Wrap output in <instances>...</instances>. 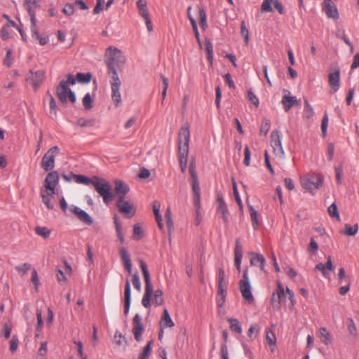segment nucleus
Instances as JSON below:
<instances>
[{
	"mask_svg": "<svg viewBox=\"0 0 359 359\" xmlns=\"http://www.w3.org/2000/svg\"><path fill=\"white\" fill-rule=\"evenodd\" d=\"M190 130L187 123L182 125L178 134V157L182 172L187 168V157L189 152Z\"/></svg>",
	"mask_w": 359,
	"mask_h": 359,
	"instance_id": "obj_1",
	"label": "nucleus"
},
{
	"mask_svg": "<svg viewBox=\"0 0 359 359\" xmlns=\"http://www.w3.org/2000/svg\"><path fill=\"white\" fill-rule=\"evenodd\" d=\"M104 61L108 71H114L126 62V57L120 49L114 46H109L106 49Z\"/></svg>",
	"mask_w": 359,
	"mask_h": 359,
	"instance_id": "obj_2",
	"label": "nucleus"
},
{
	"mask_svg": "<svg viewBox=\"0 0 359 359\" xmlns=\"http://www.w3.org/2000/svg\"><path fill=\"white\" fill-rule=\"evenodd\" d=\"M96 191L102 197L105 204H109L114 198V195L111 192V184L104 178L94 176V183L93 184Z\"/></svg>",
	"mask_w": 359,
	"mask_h": 359,
	"instance_id": "obj_3",
	"label": "nucleus"
},
{
	"mask_svg": "<svg viewBox=\"0 0 359 359\" xmlns=\"http://www.w3.org/2000/svg\"><path fill=\"white\" fill-rule=\"evenodd\" d=\"M60 153L57 146L50 147L43 155L41 162V167L46 172L52 170L55 167V157Z\"/></svg>",
	"mask_w": 359,
	"mask_h": 359,
	"instance_id": "obj_4",
	"label": "nucleus"
},
{
	"mask_svg": "<svg viewBox=\"0 0 359 359\" xmlns=\"http://www.w3.org/2000/svg\"><path fill=\"white\" fill-rule=\"evenodd\" d=\"M323 182V176L319 173H313L310 177H304L301 180L302 187L311 193L318 190L322 186Z\"/></svg>",
	"mask_w": 359,
	"mask_h": 359,
	"instance_id": "obj_5",
	"label": "nucleus"
},
{
	"mask_svg": "<svg viewBox=\"0 0 359 359\" xmlns=\"http://www.w3.org/2000/svg\"><path fill=\"white\" fill-rule=\"evenodd\" d=\"M239 286L243 299L249 303H252L254 301V297L252 293V287L248 277V269L243 271V279L240 280Z\"/></svg>",
	"mask_w": 359,
	"mask_h": 359,
	"instance_id": "obj_6",
	"label": "nucleus"
},
{
	"mask_svg": "<svg viewBox=\"0 0 359 359\" xmlns=\"http://www.w3.org/2000/svg\"><path fill=\"white\" fill-rule=\"evenodd\" d=\"M116 207L118 211L128 218H131L136 213L135 205L130 201H126L125 198H117Z\"/></svg>",
	"mask_w": 359,
	"mask_h": 359,
	"instance_id": "obj_7",
	"label": "nucleus"
},
{
	"mask_svg": "<svg viewBox=\"0 0 359 359\" xmlns=\"http://www.w3.org/2000/svg\"><path fill=\"white\" fill-rule=\"evenodd\" d=\"M60 180V175L57 171L49 172L43 183L44 188L43 190H48L51 191V194H55V189Z\"/></svg>",
	"mask_w": 359,
	"mask_h": 359,
	"instance_id": "obj_8",
	"label": "nucleus"
},
{
	"mask_svg": "<svg viewBox=\"0 0 359 359\" xmlns=\"http://www.w3.org/2000/svg\"><path fill=\"white\" fill-rule=\"evenodd\" d=\"M24 7L30 18V24L32 25V30L34 32H36V9L40 7L39 1L38 0H25L24 2Z\"/></svg>",
	"mask_w": 359,
	"mask_h": 359,
	"instance_id": "obj_9",
	"label": "nucleus"
},
{
	"mask_svg": "<svg viewBox=\"0 0 359 359\" xmlns=\"http://www.w3.org/2000/svg\"><path fill=\"white\" fill-rule=\"evenodd\" d=\"M271 145L276 156L283 157L285 154L282 143L281 133L278 130H274L271 134Z\"/></svg>",
	"mask_w": 359,
	"mask_h": 359,
	"instance_id": "obj_10",
	"label": "nucleus"
},
{
	"mask_svg": "<svg viewBox=\"0 0 359 359\" xmlns=\"http://www.w3.org/2000/svg\"><path fill=\"white\" fill-rule=\"evenodd\" d=\"M281 103L283 105L284 110L288 112L293 107L300 106L301 100L297 99V97L291 95L289 93L282 97Z\"/></svg>",
	"mask_w": 359,
	"mask_h": 359,
	"instance_id": "obj_11",
	"label": "nucleus"
},
{
	"mask_svg": "<svg viewBox=\"0 0 359 359\" xmlns=\"http://www.w3.org/2000/svg\"><path fill=\"white\" fill-rule=\"evenodd\" d=\"M44 74V72L41 70L35 72L30 71L29 75L27 77V81L32 85L33 88H39L43 81Z\"/></svg>",
	"mask_w": 359,
	"mask_h": 359,
	"instance_id": "obj_12",
	"label": "nucleus"
},
{
	"mask_svg": "<svg viewBox=\"0 0 359 359\" xmlns=\"http://www.w3.org/2000/svg\"><path fill=\"white\" fill-rule=\"evenodd\" d=\"M69 211L76 215L77 218L83 223L91 225L93 220L86 211L80 209L77 206L72 205L69 208Z\"/></svg>",
	"mask_w": 359,
	"mask_h": 359,
	"instance_id": "obj_13",
	"label": "nucleus"
},
{
	"mask_svg": "<svg viewBox=\"0 0 359 359\" xmlns=\"http://www.w3.org/2000/svg\"><path fill=\"white\" fill-rule=\"evenodd\" d=\"M133 323V328L132 331L134 334L135 339L137 341H140L141 340L142 332L144 331V326L141 322V317L138 313L134 316Z\"/></svg>",
	"mask_w": 359,
	"mask_h": 359,
	"instance_id": "obj_14",
	"label": "nucleus"
},
{
	"mask_svg": "<svg viewBox=\"0 0 359 359\" xmlns=\"http://www.w3.org/2000/svg\"><path fill=\"white\" fill-rule=\"evenodd\" d=\"M243 259V249L240 239L236 240L234 248V265L236 269L240 272L241 269V262Z\"/></svg>",
	"mask_w": 359,
	"mask_h": 359,
	"instance_id": "obj_15",
	"label": "nucleus"
},
{
	"mask_svg": "<svg viewBox=\"0 0 359 359\" xmlns=\"http://www.w3.org/2000/svg\"><path fill=\"white\" fill-rule=\"evenodd\" d=\"M323 11L328 18L337 19L339 17L337 8L332 0H324Z\"/></svg>",
	"mask_w": 359,
	"mask_h": 359,
	"instance_id": "obj_16",
	"label": "nucleus"
},
{
	"mask_svg": "<svg viewBox=\"0 0 359 359\" xmlns=\"http://www.w3.org/2000/svg\"><path fill=\"white\" fill-rule=\"evenodd\" d=\"M250 264L251 266H258L260 268V270L264 273H266L265 264L266 259L264 257L259 253L257 252H251L250 253Z\"/></svg>",
	"mask_w": 359,
	"mask_h": 359,
	"instance_id": "obj_17",
	"label": "nucleus"
},
{
	"mask_svg": "<svg viewBox=\"0 0 359 359\" xmlns=\"http://www.w3.org/2000/svg\"><path fill=\"white\" fill-rule=\"evenodd\" d=\"M129 191L130 188L128 185L123 181L116 180L115 182L114 191L117 196V198H119V197L125 198Z\"/></svg>",
	"mask_w": 359,
	"mask_h": 359,
	"instance_id": "obj_18",
	"label": "nucleus"
},
{
	"mask_svg": "<svg viewBox=\"0 0 359 359\" xmlns=\"http://www.w3.org/2000/svg\"><path fill=\"white\" fill-rule=\"evenodd\" d=\"M218 208L217 212L222 215V219L225 224H228L229 220V210L222 196H219L217 198Z\"/></svg>",
	"mask_w": 359,
	"mask_h": 359,
	"instance_id": "obj_19",
	"label": "nucleus"
},
{
	"mask_svg": "<svg viewBox=\"0 0 359 359\" xmlns=\"http://www.w3.org/2000/svg\"><path fill=\"white\" fill-rule=\"evenodd\" d=\"M121 260L123 262L124 267L128 273H132V263L130 254L124 248H121L119 250Z\"/></svg>",
	"mask_w": 359,
	"mask_h": 359,
	"instance_id": "obj_20",
	"label": "nucleus"
},
{
	"mask_svg": "<svg viewBox=\"0 0 359 359\" xmlns=\"http://www.w3.org/2000/svg\"><path fill=\"white\" fill-rule=\"evenodd\" d=\"M334 269V266L332 264L330 256L327 257V261L325 264H323V263H318L315 267V270L321 271L325 277H327V270L332 271Z\"/></svg>",
	"mask_w": 359,
	"mask_h": 359,
	"instance_id": "obj_21",
	"label": "nucleus"
},
{
	"mask_svg": "<svg viewBox=\"0 0 359 359\" xmlns=\"http://www.w3.org/2000/svg\"><path fill=\"white\" fill-rule=\"evenodd\" d=\"M76 83L75 76L69 74L66 75L65 78L60 81V84L57 87V90H70L69 86Z\"/></svg>",
	"mask_w": 359,
	"mask_h": 359,
	"instance_id": "obj_22",
	"label": "nucleus"
},
{
	"mask_svg": "<svg viewBox=\"0 0 359 359\" xmlns=\"http://www.w3.org/2000/svg\"><path fill=\"white\" fill-rule=\"evenodd\" d=\"M124 299V313L125 315H127L128 313L130 306V283L129 280H126V282Z\"/></svg>",
	"mask_w": 359,
	"mask_h": 359,
	"instance_id": "obj_23",
	"label": "nucleus"
},
{
	"mask_svg": "<svg viewBox=\"0 0 359 359\" xmlns=\"http://www.w3.org/2000/svg\"><path fill=\"white\" fill-rule=\"evenodd\" d=\"M140 266L144 276L145 281V288H153L147 266L142 259L140 260Z\"/></svg>",
	"mask_w": 359,
	"mask_h": 359,
	"instance_id": "obj_24",
	"label": "nucleus"
},
{
	"mask_svg": "<svg viewBox=\"0 0 359 359\" xmlns=\"http://www.w3.org/2000/svg\"><path fill=\"white\" fill-rule=\"evenodd\" d=\"M54 195L55 194H51L50 191L41 189V196L42 198V201L46 208L49 210H52L54 208V205L50 201V197Z\"/></svg>",
	"mask_w": 359,
	"mask_h": 359,
	"instance_id": "obj_25",
	"label": "nucleus"
},
{
	"mask_svg": "<svg viewBox=\"0 0 359 359\" xmlns=\"http://www.w3.org/2000/svg\"><path fill=\"white\" fill-rule=\"evenodd\" d=\"M160 325L162 328L172 327L175 324L172 321L168 309H164L163 316L160 321Z\"/></svg>",
	"mask_w": 359,
	"mask_h": 359,
	"instance_id": "obj_26",
	"label": "nucleus"
},
{
	"mask_svg": "<svg viewBox=\"0 0 359 359\" xmlns=\"http://www.w3.org/2000/svg\"><path fill=\"white\" fill-rule=\"evenodd\" d=\"M222 337L225 341V343L221 345V359H229L228 346L226 344L229 339V333L227 330H224L222 331Z\"/></svg>",
	"mask_w": 359,
	"mask_h": 359,
	"instance_id": "obj_27",
	"label": "nucleus"
},
{
	"mask_svg": "<svg viewBox=\"0 0 359 359\" xmlns=\"http://www.w3.org/2000/svg\"><path fill=\"white\" fill-rule=\"evenodd\" d=\"M319 338L321 342L326 346L332 343V336L325 327H320L319 329Z\"/></svg>",
	"mask_w": 359,
	"mask_h": 359,
	"instance_id": "obj_28",
	"label": "nucleus"
},
{
	"mask_svg": "<svg viewBox=\"0 0 359 359\" xmlns=\"http://www.w3.org/2000/svg\"><path fill=\"white\" fill-rule=\"evenodd\" d=\"M75 76L76 79V83H79L81 84H86L89 83L93 78V75L90 72L87 73H77Z\"/></svg>",
	"mask_w": 359,
	"mask_h": 359,
	"instance_id": "obj_29",
	"label": "nucleus"
},
{
	"mask_svg": "<svg viewBox=\"0 0 359 359\" xmlns=\"http://www.w3.org/2000/svg\"><path fill=\"white\" fill-rule=\"evenodd\" d=\"M72 177L78 184H83L85 185H90L94 183V177L90 179L83 175H77L72 173Z\"/></svg>",
	"mask_w": 359,
	"mask_h": 359,
	"instance_id": "obj_30",
	"label": "nucleus"
},
{
	"mask_svg": "<svg viewBox=\"0 0 359 359\" xmlns=\"http://www.w3.org/2000/svg\"><path fill=\"white\" fill-rule=\"evenodd\" d=\"M111 76L110 83L111 90H118L121 86V81L118 76L116 70L108 71Z\"/></svg>",
	"mask_w": 359,
	"mask_h": 359,
	"instance_id": "obj_31",
	"label": "nucleus"
},
{
	"mask_svg": "<svg viewBox=\"0 0 359 359\" xmlns=\"http://www.w3.org/2000/svg\"><path fill=\"white\" fill-rule=\"evenodd\" d=\"M339 79L340 72L338 69L329 74V83L332 88H339Z\"/></svg>",
	"mask_w": 359,
	"mask_h": 359,
	"instance_id": "obj_32",
	"label": "nucleus"
},
{
	"mask_svg": "<svg viewBox=\"0 0 359 359\" xmlns=\"http://www.w3.org/2000/svg\"><path fill=\"white\" fill-rule=\"evenodd\" d=\"M153 293V288H145L144 294L142 300V304L145 308H149L151 305L150 301Z\"/></svg>",
	"mask_w": 359,
	"mask_h": 359,
	"instance_id": "obj_33",
	"label": "nucleus"
},
{
	"mask_svg": "<svg viewBox=\"0 0 359 359\" xmlns=\"http://www.w3.org/2000/svg\"><path fill=\"white\" fill-rule=\"evenodd\" d=\"M228 321L230 323V328L232 331L238 333V334H241L242 333V327H241V325L240 323V322L238 321V319L236 318H229L228 319Z\"/></svg>",
	"mask_w": 359,
	"mask_h": 359,
	"instance_id": "obj_34",
	"label": "nucleus"
},
{
	"mask_svg": "<svg viewBox=\"0 0 359 359\" xmlns=\"http://www.w3.org/2000/svg\"><path fill=\"white\" fill-rule=\"evenodd\" d=\"M35 30H36V32H34L32 30V25H30V31H31L32 37L39 40L40 45L43 46L45 44H46L48 42V39L47 37H43V36H40L38 29H37L36 24L35 25Z\"/></svg>",
	"mask_w": 359,
	"mask_h": 359,
	"instance_id": "obj_35",
	"label": "nucleus"
},
{
	"mask_svg": "<svg viewBox=\"0 0 359 359\" xmlns=\"http://www.w3.org/2000/svg\"><path fill=\"white\" fill-rule=\"evenodd\" d=\"M358 230V225L357 224L351 226L348 224L345 225L344 229L341 231V233L348 236H354L357 233Z\"/></svg>",
	"mask_w": 359,
	"mask_h": 359,
	"instance_id": "obj_36",
	"label": "nucleus"
},
{
	"mask_svg": "<svg viewBox=\"0 0 359 359\" xmlns=\"http://www.w3.org/2000/svg\"><path fill=\"white\" fill-rule=\"evenodd\" d=\"M144 236L143 230L139 224L133 226V238L135 241L140 240Z\"/></svg>",
	"mask_w": 359,
	"mask_h": 359,
	"instance_id": "obj_37",
	"label": "nucleus"
},
{
	"mask_svg": "<svg viewBox=\"0 0 359 359\" xmlns=\"http://www.w3.org/2000/svg\"><path fill=\"white\" fill-rule=\"evenodd\" d=\"M314 115V111L312 106L310 104L307 100H304V116L308 118H311Z\"/></svg>",
	"mask_w": 359,
	"mask_h": 359,
	"instance_id": "obj_38",
	"label": "nucleus"
},
{
	"mask_svg": "<svg viewBox=\"0 0 359 359\" xmlns=\"http://www.w3.org/2000/svg\"><path fill=\"white\" fill-rule=\"evenodd\" d=\"M153 341H150L143 348L137 359H148L151 355V346Z\"/></svg>",
	"mask_w": 359,
	"mask_h": 359,
	"instance_id": "obj_39",
	"label": "nucleus"
},
{
	"mask_svg": "<svg viewBox=\"0 0 359 359\" xmlns=\"http://www.w3.org/2000/svg\"><path fill=\"white\" fill-rule=\"evenodd\" d=\"M347 329L350 335H352L354 337H357L355 324L351 318H348Z\"/></svg>",
	"mask_w": 359,
	"mask_h": 359,
	"instance_id": "obj_40",
	"label": "nucleus"
},
{
	"mask_svg": "<svg viewBox=\"0 0 359 359\" xmlns=\"http://www.w3.org/2000/svg\"><path fill=\"white\" fill-rule=\"evenodd\" d=\"M327 211L332 217H336L337 220H340V215L335 203L328 207Z\"/></svg>",
	"mask_w": 359,
	"mask_h": 359,
	"instance_id": "obj_41",
	"label": "nucleus"
},
{
	"mask_svg": "<svg viewBox=\"0 0 359 359\" xmlns=\"http://www.w3.org/2000/svg\"><path fill=\"white\" fill-rule=\"evenodd\" d=\"M95 123L94 118L85 119L83 118H80L77 120V124L83 128V127H91Z\"/></svg>",
	"mask_w": 359,
	"mask_h": 359,
	"instance_id": "obj_42",
	"label": "nucleus"
},
{
	"mask_svg": "<svg viewBox=\"0 0 359 359\" xmlns=\"http://www.w3.org/2000/svg\"><path fill=\"white\" fill-rule=\"evenodd\" d=\"M35 232L44 238H48L50 234V231L48 228L41 226H36L35 228Z\"/></svg>",
	"mask_w": 359,
	"mask_h": 359,
	"instance_id": "obj_43",
	"label": "nucleus"
},
{
	"mask_svg": "<svg viewBox=\"0 0 359 359\" xmlns=\"http://www.w3.org/2000/svg\"><path fill=\"white\" fill-rule=\"evenodd\" d=\"M249 209L252 225L253 227L255 229L258 226L257 212L252 205H250Z\"/></svg>",
	"mask_w": 359,
	"mask_h": 359,
	"instance_id": "obj_44",
	"label": "nucleus"
},
{
	"mask_svg": "<svg viewBox=\"0 0 359 359\" xmlns=\"http://www.w3.org/2000/svg\"><path fill=\"white\" fill-rule=\"evenodd\" d=\"M270 129V121L267 118H264L262 123L260 127V134L266 135Z\"/></svg>",
	"mask_w": 359,
	"mask_h": 359,
	"instance_id": "obj_45",
	"label": "nucleus"
},
{
	"mask_svg": "<svg viewBox=\"0 0 359 359\" xmlns=\"http://www.w3.org/2000/svg\"><path fill=\"white\" fill-rule=\"evenodd\" d=\"M19 345V339L17 335H13L10 341V351L12 353L15 352L18 350Z\"/></svg>",
	"mask_w": 359,
	"mask_h": 359,
	"instance_id": "obj_46",
	"label": "nucleus"
},
{
	"mask_svg": "<svg viewBox=\"0 0 359 359\" xmlns=\"http://www.w3.org/2000/svg\"><path fill=\"white\" fill-rule=\"evenodd\" d=\"M166 219H167L166 224H167V227H168V231L169 236H170L171 232L173 229V222L171 218V212L169 209H168L166 211Z\"/></svg>",
	"mask_w": 359,
	"mask_h": 359,
	"instance_id": "obj_47",
	"label": "nucleus"
},
{
	"mask_svg": "<svg viewBox=\"0 0 359 359\" xmlns=\"http://www.w3.org/2000/svg\"><path fill=\"white\" fill-rule=\"evenodd\" d=\"M328 121H329L328 115H327V114H325L323 118L322 123H321V131H322V135L323 137H325L327 134Z\"/></svg>",
	"mask_w": 359,
	"mask_h": 359,
	"instance_id": "obj_48",
	"label": "nucleus"
},
{
	"mask_svg": "<svg viewBox=\"0 0 359 359\" xmlns=\"http://www.w3.org/2000/svg\"><path fill=\"white\" fill-rule=\"evenodd\" d=\"M36 318H37V325H36V331L37 332H41L43 327V318H42V312L41 310H36Z\"/></svg>",
	"mask_w": 359,
	"mask_h": 359,
	"instance_id": "obj_49",
	"label": "nucleus"
},
{
	"mask_svg": "<svg viewBox=\"0 0 359 359\" xmlns=\"http://www.w3.org/2000/svg\"><path fill=\"white\" fill-rule=\"evenodd\" d=\"M114 339L116 344L118 346L122 345L123 342L125 344H127L126 338L125 337V336L122 335V334L118 331H116L115 332Z\"/></svg>",
	"mask_w": 359,
	"mask_h": 359,
	"instance_id": "obj_50",
	"label": "nucleus"
},
{
	"mask_svg": "<svg viewBox=\"0 0 359 359\" xmlns=\"http://www.w3.org/2000/svg\"><path fill=\"white\" fill-rule=\"evenodd\" d=\"M282 297L280 294H277L276 292H273L271 302L274 308L278 309L280 307Z\"/></svg>",
	"mask_w": 359,
	"mask_h": 359,
	"instance_id": "obj_51",
	"label": "nucleus"
},
{
	"mask_svg": "<svg viewBox=\"0 0 359 359\" xmlns=\"http://www.w3.org/2000/svg\"><path fill=\"white\" fill-rule=\"evenodd\" d=\"M205 50L208 54V60L210 65H212L213 60V48L211 43L209 41L205 43Z\"/></svg>",
	"mask_w": 359,
	"mask_h": 359,
	"instance_id": "obj_52",
	"label": "nucleus"
},
{
	"mask_svg": "<svg viewBox=\"0 0 359 359\" xmlns=\"http://www.w3.org/2000/svg\"><path fill=\"white\" fill-rule=\"evenodd\" d=\"M0 36L1 38L6 41L10 38V30L8 25H4L0 30Z\"/></svg>",
	"mask_w": 359,
	"mask_h": 359,
	"instance_id": "obj_53",
	"label": "nucleus"
},
{
	"mask_svg": "<svg viewBox=\"0 0 359 359\" xmlns=\"http://www.w3.org/2000/svg\"><path fill=\"white\" fill-rule=\"evenodd\" d=\"M83 105L86 109H90L92 108V99L90 93H87L83 98Z\"/></svg>",
	"mask_w": 359,
	"mask_h": 359,
	"instance_id": "obj_54",
	"label": "nucleus"
},
{
	"mask_svg": "<svg viewBox=\"0 0 359 359\" xmlns=\"http://www.w3.org/2000/svg\"><path fill=\"white\" fill-rule=\"evenodd\" d=\"M104 0H96V5L93 9V13L95 14H99L101 13L104 8Z\"/></svg>",
	"mask_w": 359,
	"mask_h": 359,
	"instance_id": "obj_55",
	"label": "nucleus"
},
{
	"mask_svg": "<svg viewBox=\"0 0 359 359\" xmlns=\"http://www.w3.org/2000/svg\"><path fill=\"white\" fill-rule=\"evenodd\" d=\"M48 95L50 98V101H49L50 114H55L56 109H57L55 100L50 94L48 93Z\"/></svg>",
	"mask_w": 359,
	"mask_h": 359,
	"instance_id": "obj_56",
	"label": "nucleus"
},
{
	"mask_svg": "<svg viewBox=\"0 0 359 359\" xmlns=\"http://www.w3.org/2000/svg\"><path fill=\"white\" fill-rule=\"evenodd\" d=\"M241 34L244 37L245 43H248L249 41V34L248 29L246 27L245 22H242L241 23Z\"/></svg>",
	"mask_w": 359,
	"mask_h": 359,
	"instance_id": "obj_57",
	"label": "nucleus"
},
{
	"mask_svg": "<svg viewBox=\"0 0 359 359\" xmlns=\"http://www.w3.org/2000/svg\"><path fill=\"white\" fill-rule=\"evenodd\" d=\"M132 282L134 287L140 292L141 290V282L137 273L133 275Z\"/></svg>",
	"mask_w": 359,
	"mask_h": 359,
	"instance_id": "obj_58",
	"label": "nucleus"
},
{
	"mask_svg": "<svg viewBox=\"0 0 359 359\" xmlns=\"http://www.w3.org/2000/svg\"><path fill=\"white\" fill-rule=\"evenodd\" d=\"M111 97L116 107H118L121 103V96L120 91H112Z\"/></svg>",
	"mask_w": 359,
	"mask_h": 359,
	"instance_id": "obj_59",
	"label": "nucleus"
},
{
	"mask_svg": "<svg viewBox=\"0 0 359 359\" xmlns=\"http://www.w3.org/2000/svg\"><path fill=\"white\" fill-rule=\"evenodd\" d=\"M15 269L17 271L21 272L25 275L31 269V265L28 263H24L22 266H15Z\"/></svg>",
	"mask_w": 359,
	"mask_h": 359,
	"instance_id": "obj_60",
	"label": "nucleus"
},
{
	"mask_svg": "<svg viewBox=\"0 0 359 359\" xmlns=\"http://www.w3.org/2000/svg\"><path fill=\"white\" fill-rule=\"evenodd\" d=\"M248 98L254 104L255 107H258L259 101L253 91H248Z\"/></svg>",
	"mask_w": 359,
	"mask_h": 359,
	"instance_id": "obj_61",
	"label": "nucleus"
},
{
	"mask_svg": "<svg viewBox=\"0 0 359 359\" xmlns=\"http://www.w3.org/2000/svg\"><path fill=\"white\" fill-rule=\"evenodd\" d=\"M244 153H245L244 154H245L244 164L246 166H249L250 163L251 153H250V148H249V147L248 145H246L245 147Z\"/></svg>",
	"mask_w": 359,
	"mask_h": 359,
	"instance_id": "obj_62",
	"label": "nucleus"
},
{
	"mask_svg": "<svg viewBox=\"0 0 359 359\" xmlns=\"http://www.w3.org/2000/svg\"><path fill=\"white\" fill-rule=\"evenodd\" d=\"M318 249V243L314 240V238H311L309 243V250L311 253L315 254Z\"/></svg>",
	"mask_w": 359,
	"mask_h": 359,
	"instance_id": "obj_63",
	"label": "nucleus"
},
{
	"mask_svg": "<svg viewBox=\"0 0 359 359\" xmlns=\"http://www.w3.org/2000/svg\"><path fill=\"white\" fill-rule=\"evenodd\" d=\"M266 341L269 345L276 346V340L274 334L272 332L268 331L266 333Z\"/></svg>",
	"mask_w": 359,
	"mask_h": 359,
	"instance_id": "obj_64",
	"label": "nucleus"
}]
</instances>
